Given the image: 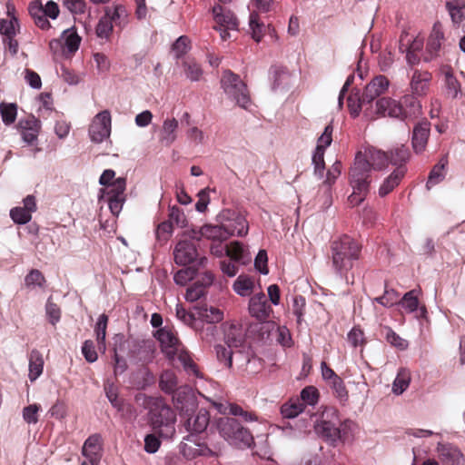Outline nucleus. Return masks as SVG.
Segmentation results:
<instances>
[{
    "instance_id": "nucleus-1",
    "label": "nucleus",
    "mask_w": 465,
    "mask_h": 465,
    "mask_svg": "<svg viewBox=\"0 0 465 465\" xmlns=\"http://www.w3.org/2000/svg\"><path fill=\"white\" fill-rule=\"evenodd\" d=\"M371 184V163L365 153L357 152L349 173V185L352 193L348 196V201L351 206H359L367 199Z\"/></svg>"
},
{
    "instance_id": "nucleus-2",
    "label": "nucleus",
    "mask_w": 465,
    "mask_h": 465,
    "mask_svg": "<svg viewBox=\"0 0 465 465\" xmlns=\"http://www.w3.org/2000/svg\"><path fill=\"white\" fill-rule=\"evenodd\" d=\"M213 429L230 446L238 450L252 449L255 446L252 433L237 418L230 416L216 418L212 424V430Z\"/></svg>"
},
{
    "instance_id": "nucleus-3",
    "label": "nucleus",
    "mask_w": 465,
    "mask_h": 465,
    "mask_svg": "<svg viewBox=\"0 0 465 465\" xmlns=\"http://www.w3.org/2000/svg\"><path fill=\"white\" fill-rule=\"evenodd\" d=\"M361 244L348 235H343L331 244L332 267L336 273L346 276L354 262L360 259Z\"/></svg>"
},
{
    "instance_id": "nucleus-4",
    "label": "nucleus",
    "mask_w": 465,
    "mask_h": 465,
    "mask_svg": "<svg viewBox=\"0 0 465 465\" xmlns=\"http://www.w3.org/2000/svg\"><path fill=\"white\" fill-rule=\"evenodd\" d=\"M375 105L378 115L401 121L416 117L421 113L420 102L413 95H405L402 103L390 97H381L376 101Z\"/></svg>"
},
{
    "instance_id": "nucleus-5",
    "label": "nucleus",
    "mask_w": 465,
    "mask_h": 465,
    "mask_svg": "<svg viewBox=\"0 0 465 465\" xmlns=\"http://www.w3.org/2000/svg\"><path fill=\"white\" fill-rule=\"evenodd\" d=\"M140 396L144 399V408L148 409L149 422L153 429L173 428L176 413L162 397H147L144 394H138L135 399L138 401Z\"/></svg>"
},
{
    "instance_id": "nucleus-6",
    "label": "nucleus",
    "mask_w": 465,
    "mask_h": 465,
    "mask_svg": "<svg viewBox=\"0 0 465 465\" xmlns=\"http://www.w3.org/2000/svg\"><path fill=\"white\" fill-rule=\"evenodd\" d=\"M221 87L229 99L243 109L251 105V98L246 84L242 81L239 74L232 70H224L221 78Z\"/></svg>"
},
{
    "instance_id": "nucleus-7",
    "label": "nucleus",
    "mask_w": 465,
    "mask_h": 465,
    "mask_svg": "<svg viewBox=\"0 0 465 465\" xmlns=\"http://www.w3.org/2000/svg\"><path fill=\"white\" fill-rule=\"evenodd\" d=\"M340 422L339 411L329 407L322 412V419L317 420L314 430L328 445L335 447L341 440V429H338Z\"/></svg>"
},
{
    "instance_id": "nucleus-8",
    "label": "nucleus",
    "mask_w": 465,
    "mask_h": 465,
    "mask_svg": "<svg viewBox=\"0 0 465 465\" xmlns=\"http://www.w3.org/2000/svg\"><path fill=\"white\" fill-rule=\"evenodd\" d=\"M126 177L119 176L115 182V188H100L98 191V203H107L110 213L115 217L119 216L126 202Z\"/></svg>"
},
{
    "instance_id": "nucleus-9",
    "label": "nucleus",
    "mask_w": 465,
    "mask_h": 465,
    "mask_svg": "<svg viewBox=\"0 0 465 465\" xmlns=\"http://www.w3.org/2000/svg\"><path fill=\"white\" fill-rule=\"evenodd\" d=\"M28 13L35 24L42 30H48L52 27L48 18L55 20L60 14L57 3L49 0L43 5L42 0H33L28 5Z\"/></svg>"
},
{
    "instance_id": "nucleus-10",
    "label": "nucleus",
    "mask_w": 465,
    "mask_h": 465,
    "mask_svg": "<svg viewBox=\"0 0 465 465\" xmlns=\"http://www.w3.org/2000/svg\"><path fill=\"white\" fill-rule=\"evenodd\" d=\"M215 220L223 224L227 232L232 233V237H245L249 232V223L240 212L223 209L216 215Z\"/></svg>"
},
{
    "instance_id": "nucleus-11",
    "label": "nucleus",
    "mask_w": 465,
    "mask_h": 465,
    "mask_svg": "<svg viewBox=\"0 0 465 465\" xmlns=\"http://www.w3.org/2000/svg\"><path fill=\"white\" fill-rule=\"evenodd\" d=\"M82 38L77 33L74 25L64 30L60 38L52 39L49 42L50 51L55 54L59 49L62 50L63 55L68 57L77 52Z\"/></svg>"
},
{
    "instance_id": "nucleus-12",
    "label": "nucleus",
    "mask_w": 465,
    "mask_h": 465,
    "mask_svg": "<svg viewBox=\"0 0 465 465\" xmlns=\"http://www.w3.org/2000/svg\"><path fill=\"white\" fill-rule=\"evenodd\" d=\"M173 401L182 420L193 416L196 411L200 409L197 397L189 385L180 386L173 395Z\"/></svg>"
},
{
    "instance_id": "nucleus-13",
    "label": "nucleus",
    "mask_w": 465,
    "mask_h": 465,
    "mask_svg": "<svg viewBox=\"0 0 465 465\" xmlns=\"http://www.w3.org/2000/svg\"><path fill=\"white\" fill-rule=\"evenodd\" d=\"M173 260L178 266L193 265L200 259L197 246L189 240H180L173 249Z\"/></svg>"
},
{
    "instance_id": "nucleus-14",
    "label": "nucleus",
    "mask_w": 465,
    "mask_h": 465,
    "mask_svg": "<svg viewBox=\"0 0 465 465\" xmlns=\"http://www.w3.org/2000/svg\"><path fill=\"white\" fill-rule=\"evenodd\" d=\"M272 92H287L292 85V75L286 66L272 64L268 70Z\"/></svg>"
},
{
    "instance_id": "nucleus-15",
    "label": "nucleus",
    "mask_w": 465,
    "mask_h": 465,
    "mask_svg": "<svg viewBox=\"0 0 465 465\" xmlns=\"http://www.w3.org/2000/svg\"><path fill=\"white\" fill-rule=\"evenodd\" d=\"M24 206H15L10 209L9 215L14 223L25 225L32 220V213L37 210L35 195L28 194L23 199Z\"/></svg>"
},
{
    "instance_id": "nucleus-16",
    "label": "nucleus",
    "mask_w": 465,
    "mask_h": 465,
    "mask_svg": "<svg viewBox=\"0 0 465 465\" xmlns=\"http://www.w3.org/2000/svg\"><path fill=\"white\" fill-rule=\"evenodd\" d=\"M155 344L152 340H134L129 357L136 362L150 363L154 359Z\"/></svg>"
},
{
    "instance_id": "nucleus-17",
    "label": "nucleus",
    "mask_w": 465,
    "mask_h": 465,
    "mask_svg": "<svg viewBox=\"0 0 465 465\" xmlns=\"http://www.w3.org/2000/svg\"><path fill=\"white\" fill-rule=\"evenodd\" d=\"M437 452L441 465H465V457L462 451L452 443L439 442Z\"/></svg>"
},
{
    "instance_id": "nucleus-18",
    "label": "nucleus",
    "mask_w": 465,
    "mask_h": 465,
    "mask_svg": "<svg viewBox=\"0 0 465 465\" xmlns=\"http://www.w3.org/2000/svg\"><path fill=\"white\" fill-rule=\"evenodd\" d=\"M248 312L252 318L260 322H265L270 317L272 309L262 292L254 294L249 299Z\"/></svg>"
},
{
    "instance_id": "nucleus-19",
    "label": "nucleus",
    "mask_w": 465,
    "mask_h": 465,
    "mask_svg": "<svg viewBox=\"0 0 465 465\" xmlns=\"http://www.w3.org/2000/svg\"><path fill=\"white\" fill-rule=\"evenodd\" d=\"M430 134V123L428 120L415 124L411 140L412 150L416 154L421 153L426 149Z\"/></svg>"
},
{
    "instance_id": "nucleus-20",
    "label": "nucleus",
    "mask_w": 465,
    "mask_h": 465,
    "mask_svg": "<svg viewBox=\"0 0 465 465\" xmlns=\"http://www.w3.org/2000/svg\"><path fill=\"white\" fill-rule=\"evenodd\" d=\"M153 337L159 341L161 351L169 360H173L177 352V338L166 327L159 328L153 332Z\"/></svg>"
},
{
    "instance_id": "nucleus-21",
    "label": "nucleus",
    "mask_w": 465,
    "mask_h": 465,
    "mask_svg": "<svg viewBox=\"0 0 465 465\" xmlns=\"http://www.w3.org/2000/svg\"><path fill=\"white\" fill-rule=\"evenodd\" d=\"M224 344L230 348H242L245 343L242 328L233 322H225L222 324Z\"/></svg>"
},
{
    "instance_id": "nucleus-22",
    "label": "nucleus",
    "mask_w": 465,
    "mask_h": 465,
    "mask_svg": "<svg viewBox=\"0 0 465 465\" xmlns=\"http://www.w3.org/2000/svg\"><path fill=\"white\" fill-rule=\"evenodd\" d=\"M207 262V258L205 256H202L197 260V263L183 266V268L178 270L173 274L174 283L179 286H185L188 282L193 281L197 277L200 269L204 268Z\"/></svg>"
},
{
    "instance_id": "nucleus-23",
    "label": "nucleus",
    "mask_w": 465,
    "mask_h": 465,
    "mask_svg": "<svg viewBox=\"0 0 465 465\" xmlns=\"http://www.w3.org/2000/svg\"><path fill=\"white\" fill-rule=\"evenodd\" d=\"M390 86L386 76L379 74L375 76L365 87L362 94V100L371 103L375 98L383 94Z\"/></svg>"
},
{
    "instance_id": "nucleus-24",
    "label": "nucleus",
    "mask_w": 465,
    "mask_h": 465,
    "mask_svg": "<svg viewBox=\"0 0 465 465\" xmlns=\"http://www.w3.org/2000/svg\"><path fill=\"white\" fill-rule=\"evenodd\" d=\"M210 424V414L205 408H200L193 416L183 419V425L186 430H192L196 433H203Z\"/></svg>"
},
{
    "instance_id": "nucleus-25",
    "label": "nucleus",
    "mask_w": 465,
    "mask_h": 465,
    "mask_svg": "<svg viewBox=\"0 0 465 465\" xmlns=\"http://www.w3.org/2000/svg\"><path fill=\"white\" fill-rule=\"evenodd\" d=\"M406 172V167L395 168L380 185L378 190L379 196L383 198L391 193L401 183Z\"/></svg>"
},
{
    "instance_id": "nucleus-26",
    "label": "nucleus",
    "mask_w": 465,
    "mask_h": 465,
    "mask_svg": "<svg viewBox=\"0 0 465 465\" xmlns=\"http://www.w3.org/2000/svg\"><path fill=\"white\" fill-rule=\"evenodd\" d=\"M212 13L218 27H229L232 30H238V20L233 12L223 8L220 5L213 6Z\"/></svg>"
},
{
    "instance_id": "nucleus-27",
    "label": "nucleus",
    "mask_w": 465,
    "mask_h": 465,
    "mask_svg": "<svg viewBox=\"0 0 465 465\" xmlns=\"http://www.w3.org/2000/svg\"><path fill=\"white\" fill-rule=\"evenodd\" d=\"M203 239L210 241L211 243L227 242L232 237V233L227 232L221 222H217L216 224L204 223L203 225Z\"/></svg>"
},
{
    "instance_id": "nucleus-28",
    "label": "nucleus",
    "mask_w": 465,
    "mask_h": 465,
    "mask_svg": "<svg viewBox=\"0 0 465 465\" xmlns=\"http://www.w3.org/2000/svg\"><path fill=\"white\" fill-rule=\"evenodd\" d=\"M196 311L198 320L203 322L214 324L223 320V312L219 308L208 306L207 304H199L193 307Z\"/></svg>"
},
{
    "instance_id": "nucleus-29",
    "label": "nucleus",
    "mask_w": 465,
    "mask_h": 465,
    "mask_svg": "<svg viewBox=\"0 0 465 465\" xmlns=\"http://www.w3.org/2000/svg\"><path fill=\"white\" fill-rule=\"evenodd\" d=\"M230 251H232L231 259L237 264L246 266L252 261V255L247 245L240 241H232L230 243Z\"/></svg>"
},
{
    "instance_id": "nucleus-30",
    "label": "nucleus",
    "mask_w": 465,
    "mask_h": 465,
    "mask_svg": "<svg viewBox=\"0 0 465 465\" xmlns=\"http://www.w3.org/2000/svg\"><path fill=\"white\" fill-rule=\"evenodd\" d=\"M369 158L368 161L371 163V171H383L386 170L390 164L388 151L385 152L381 149L374 147L369 148L368 150Z\"/></svg>"
},
{
    "instance_id": "nucleus-31",
    "label": "nucleus",
    "mask_w": 465,
    "mask_h": 465,
    "mask_svg": "<svg viewBox=\"0 0 465 465\" xmlns=\"http://www.w3.org/2000/svg\"><path fill=\"white\" fill-rule=\"evenodd\" d=\"M390 164L398 167H406L405 164L411 156L410 149L405 144L397 145L388 151Z\"/></svg>"
},
{
    "instance_id": "nucleus-32",
    "label": "nucleus",
    "mask_w": 465,
    "mask_h": 465,
    "mask_svg": "<svg viewBox=\"0 0 465 465\" xmlns=\"http://www.w3.org/2000/svg\"><path fill=\"white\" fill-rule=\"evenodd\" d=\"M131 380L137 390H145L154 383L155 377L148 368H143L134 372Z\"/></svg>"
},
{
    "instance_id": "nucleus-33",
    "label": "nucleus",
    "mask_w": 465,
    "mask_h": 465,
    "mask_svg": "<svg viewBox=\"0 0 465 465\" xmlns=\"http://www.w3.org/2000/svg\"><path fill=\"white\" fill-rule=\"evenodd\" d=\"M254 289V282L246 274H240L232 284L233 292L241 297L249 296Z\"/></svg>"
},
{
    "instance_id": "nucleus-34",
    "label": "nucleus",
    "mask_w": 465,
    "mask_h": 465,
    "mask_svg": "<svg viewBox=\"0 0 465 465\" xmlns=\"http://www.w3.org/2000/svg\"><path fill=\"white\" fill-rule=\"evenodd\" d=\"M20 32V21L15 15L9 19L0 18V35L4 37L16 36Z\"/></svg>"
},
{
    "instance_id": "nucleus-35",
    "label": "nucleus",
    "mask_w": 465,
    "mask_h": 465,
    "mask_svg": "<svg viewBox=\"0 0 465 465\" xmlns=\"http://www.w3.org/2000/svg\"><path fill=\"white\" fill-rule=\"evenodd\" d=\"M447 161L441 159L438 163H436L432 169L430 171L426 188L427 190H430L433 186L439 184L445 178L444 169L446 167Z\"/></svg>"
},
{
    "instance_id": "nucleus-36",
    "label": "nucleus",
    "mask_w": 465,
    "mask_h": 465,
    "mask_svg": "<svg viewBox=\"0 0 465 465\" xmlns=\"http://www.w3.org/2000/svg\"><path fill=\"white\" fill-rule=\"evenodd\" d=\"M44 370V360L41 353L37 351H32L31 358L29 361V373L28 378L31 381H36Z\"/></svg>"
},
{
    "instance_id": "nucleus-37",
    "label": "nucleus",
    "mask_w": 465,
    "mask_h": 465,
    "mask_svg": "<svg viewBox=\"0 0 465 465\" xmlns=\"http://www.w3.org/2000/svg\"><path fill=\"white\" fill-rule=\"evenodd\" d=\"M430 80V74L428 72L420 74L419 71L413 73L411 88L414 95H422L427 89L426 83Z\"/></svg>"
},
{
    "instance_id": "nucleus-38",
    "label": "nucleus",
    "mask_w": 465,
    "mask_h": 465,
    "mask_svg": "<svg viewBox=\"0 0 465 465\" xmlns=\"http://www.w3.org/2000/svg\"><path fill=\"white\" fill-rule=\"evenodd\" d=\"M159 387L165 393L174 395L177 391V378L172 371H165L159 378Z\"/></svg>"
},
{
    "instance_id": "nucleus-39",
    "label": "nucleus",
    "mask_w": 465,
    "mask_h": 465,
    "mask_svg": "<svg viewBox=\"0 0 465 465\" xmlns=\"http://www.w3.org/2000/svg\"><path fill=\"white\" fill-rule=\"evenodd\" d=\"M325 151L326 149H323L321 145H316L312 155V164L314 168L313 173L319 179L323 178V173L325 170Z\"/></svg>"
},
{
    "instance_id": "nucleus-40",
    "label": "nucleus",
    "mask_w": 465,
    "mask_h": 465,
    "mask_svg": "<svg viewBox=\"0 0 465 465\" xmlns=\"http://www.w3.org/2000/svg\"><path fill=\"white\" fill-rule=\"evenodd\" d=\"M249 27L251 30V36L256 42L260 43L263 36L264 24L260 20L259 15L256 12H251L249 15Z\"/></svg>"
},
{
    "instance_id": "nucleus-41",
    "label": "nucleus",
    "mask_w": 465,
    "mask_h": 465,
    "mask_svg": "<svg viewBox=\"0 0 465 465\" xmlns=\"http://www.w3.org/2000/svg\"><path fill=\"white\" fill-rule=\"evenodd\" d=\"M0 115L5 125L13 124L17 116V104L15 103L1 102Z\"/></svg>"
},
{
    "instance_id": "nucleus-42",
    "label": "nucleus",
    "mask_w": 465,
    "mask_h": 465,
    "mask_svg": "<svg viewBox=\"0 0 465 465\" xmlns=\"http://www.w3.org/2000/svg\"><path fill=\"white\" fill-rule=\"evenodd\" d=\"M445 86L448 94L452 99H456L461 94V85L459 80L454 76L452 69L450 67L445 73Z\"/></svg>"
},
{
    "instance_id": "nucleus-43",
    "label": "nucleus",
    "mask_w": 465,
    "mask_h": 465,
    "mask_svg": "<svg viewBox=\"0 0 465 465\" xmlns=\"http://www.w3.org/2000/svg\"><path fill=\"white\" fill-rule=\"evenodd\" d=\"M171 50L176 59L183 58L191 50V41L186 35H180L172 44Z\"/></svg>"
},
{
    "instance_id": "nucleus-44",
    "label": "nucleus",
    "mask_w": 465,
    "mask_h": 465,
    "mask_svg": "<svg viewBox=\"0 0 465 465\" xmlns=\"http://www.w3.org/2000/svg\"><path fill=\"white\" fill-rule=\"evenodd\" d=\"M233 349L225 344H216L214 346L217 361L228 369L232 367Z\"/></svg>"
},
{
    "instance_id": "nucleus-45",
    "label": "nucleus",
    "mask_w": 465,
    "mask_h": 465,
    "mask_svg": "<svg viewBox=\"0 0 465 465\" xmlns=\"http://www.w3.org/2000/svg\"><path fill=\"white\" fill-rule=\"evenodd\" d=\"M328 384L332 390L335 398L340 401L341 404L345 405L349 400V393L343 380L339 377Z\"/></svg>"
},
{
    "instance_id": "nucleus-46",
    "label": "nucleus",
    "mask_w": 465,
    "mask_h": 465,
    "mask_svg": "<svg viewBox=\"0 0 465 465\" xmlns=\"http://www.w3.org/2000/svg\"><path fill=\"white\" fill-rule=\"evenodd\" d=\"M300 397L304 406L315 407L319 403L320 392L316 387L309 385L301 391Z\"/></svg>"
},
{
    "instance_id": "nucleus-47",
    "label": "nucleus",
    "mask_w": 465,
    "mask_h": 465,
    "mask_svg": "<svg viewBox=\"0 0 465 465\" xmlns=\"http://www.w3.org/2000/svg\"><path fill=\"white\" fill-rule=\"evenodd\" d=\"M46 282V280L38 269H32L25 277V284L28 288H43Z\"/></svg>"
},
{
    "instance_id": "nucleus-48",
    "label": "nucleus",
    "mask_w": 465,
    "mask_h": 465,
    "mask_svg": "<svg viewBox=\"0 0 465 465\" xmlns=\"http://www.w3.org/2000/svg\"><path fill=\"white\" fill-rule=\"evenodd\" d=\"M168 220L173 225L175 224L180 228L188 227V220L183 211L176 205L169 206Z\"/></svg>"
},
{
    "instance_id": "nucleus-49",
    "label": "nucleus",
    "mask_w": 465,
    "mask_h": 465,
    "mask_svg": "<svg viewBox=\"0 0 465 465\" xmlns=\"http://www.w3.org/2000/svg\"><path fill=\"white\" fill-rule=\"evenodd\" d=\"M105 17L110 19V22L114 25H121L122 19H125L127 16L126 10L124 5H116L113 8L106 7L104 11Z\"/></svg>"
},
{
    "instance_id": "nucleus-50",
    "label": "nucleus",
    "mask_w": 465,
    "mask_h": 465,
    "mask_svg": "<svg viewBox=\"0 0 465 465\" xmlns=\"http://www.w3.org/2000/svg\"><path fill=\"white\" fill-rule=\"evenodd\" d=\"M352 92H355V95H349L347 98V106L350 112V114L352 118H357L361 112V104L365 103L362 100V96L359 97L360 91L358 89H353Z\"/></svg>"
},
{
    "instance_id": "nucleus-51",
    "label": "nucleus",
    "mask_w": 465,
    "mask_h": 465,
    "mask_svg": "<svg viewBox=\"0 0 465 465\" xmlns=\"http://www.w3.org/2000/svg\"><path fill=\"white\" fill-rule=\"evenodd\" d=\"M400 304L409 313L417 312L419 308V299L415 294V290L405 292L400 301Z\"/></svg>"
},
{
    "instance_id": "nucleus-52",
    "label": "nucleus",
    "mask_w": 465,
    "mask_h": 465,
    "mask_svg": "<svg viewBox=\"0 0 465 465\" xmlns=\"http://www.w3.org/2000/svg\"><path fill=\"white\" fill-rule=\"evenodd\" d=\"M104 393L111 405L118 411H124V401L119 399L118 390L113 383L104 385Z\"/></svg>"
},
{
    "instance_id": "nucleus-53",
    "label": "nucleus",
    "mask_w": 465,
    "mask_h": 465,
    "mask_svg": "<svg viewBox=\"0 0 465 465\" xmlns=\"http://www.w3.org/2000/svg\"><path fill=\"white\" fill-rule=\"evenodd\" d=\"M114 25L110 22L108 17L104 15L101 16L95 26V35L100 39H109L111 33L113 32Z\"/></svg>"
},
{
    "instance_id": "nucleus-54",
    "label": "nucleus",
    "mask_w": 465,
    "mask_h": 465,
    "mask_svg": "<svg viewBox=\"0 0 465 465\" xmlns=\"http://www.w3.org/2000/svg\"><path fill=\"white\" fill-rule=\"evenodd\" d=\"M45 314L49 323L54 326L61 320V310L59 306L52 301L51 296L47 299L45 303Z\"/></svg>"
},
{
    "instance_id": "nucleus-55",
    "label": "nucleus",
    "mask_w": 465,
    "mask_h": 465,
    "mask_svg": "<svg viewBox=\"0 0 465 465\" xmlns=\"http://www.w3.org/2000/svg\"><path fill=\"white\" fill-rule=\"evenodd\" d=\"M111 129H102L101 126L92 124L88 129V135L90 140L94 143H101L105 139L109 138Z\"/></svg>"
},
{
    "instance_id": "nucleus-56",
    "label": "nucleus",
    "mask_w": 465,
    "mask_h": 465,
    "mask_svg": "<svg viewBox=\"0 0 465 465\" xmlns=\"http://www.w3.org/2000/svg\"><path fill=\"white\" fill-rule=\"evenodd\" d=\"M398 292L392 288L385 285L384 292L381 296L376 297L374 301L385 308H390L396 303Z\"/></svg>"
},
{
    "instance_id": "nucleus-57",
    "label": "nucleus",
    "mask_w": 465,
    "mask_h": 465,
    "mask_svg": "<svg viewBox=\"0 0 465 465\" xmlns=\"http://www.w3.org/2000/svg\"><path fill=\"white\" fill-rule=\"evenodd\" d=\"M206 291L201 284L193 282L187 289L184 294V300L189 302H194L206 295Z\"/></svg>"
},
{
    "instance_id": "nucleus-58",
    "label": "nucleus",
    "mask_w": 465,
    "mask_h": 465,
    "mask_svg": "<svg viewBox=\"0 0 465 465\" xmlns=\"http://www.w3.org/2000/svg\"><path fill=\"white\" fill-rule=\"evenodd\" d=\"M81 352L88 363H94L98 360V353L95 350L94 341L85 340L81 346Z\"/></svg>"
},
{
    "instance_id": "nucleus-59",
    "label": "nucleus",
    "mask_w": 465,
    "mask_h": 465,
    "mask_svg": "<svg viewBox=\"0 0 465 465\" xmlns=\"http://www.w3.org/2000/svg\"><path fill=\"white\" fill-rule=\"evenodd\" d=\"M305 406L301 402L284 404L281 408V414L286 419H294L304 411Z\"/></svg>"
},
{
    "instance_id": "nucleus-60",
    "label": "nucleus",
    "mask_w": 465,
    "mask_h": 465,
    "mask_svg": "<svg viewBox=\"0 0 465 465\" xmlns=\"http://www.w3.org/2000/svg\"><path fill=\"white\" fill-rule=\"evenodd\" d=\"M254 268L262 275L269 273L268 253L264 249H260L254 257Z\"/></svg>"
},
{
    "instance_id": "nucleus-61",
    "label": "nucleus",
    "mask_w": 465,
    "mask_h": 465,
    "mask_svg": "<svg viewBox=\"0 0 465 465\" xmlns=\"http://www.w3.org/2000/svg\"><path fill=\"white\" fill-rule=\"evenodd\" d=\"M109 317L105 313H102L98 316L94 324V331L95 340H106V330L108 326Z\"/></svg>"
},
{
    "instance_id": "nucleus-62",
    "label": "nucleus",
    "mask_w": 465,
    "mask_h": 465,
    "mask_svg": "<svg viewBox=\"0 0 465 465\" xmlns=\"http://www.w3.org/2000/svg\"><path fill=\"white\" fill-rule=\"evenodd\" d=\"M41 410V406L37 403H33L25 406L23 409L22 416L24 420L27 424H35L38 422V412Z\"/></svg>"
},
{
    "instance_id": "nucleus-63",
    "label": "nucleus",
    "mask_w": 465,
    "mask_h": 465,
    "mask_svg": "<svg viewBox=\"0 0 465 465\" xmlns=\"http://www.w3.org/2000/svg\"><path fill=\"white\" fill-rule=\"evenodd\" d=\"M173 232V225L169 220L160 223L155 229V237L158 241L167 242Z\"/></svg>"
},
{
    "instance_id": "nucleus-64",
    "label": "nucleus",
    "mask_w": 465,
    "mask_h": 465,
    "mask_svg": "<svg viewBox=\"0 0 465 465\" xmlns=\"http://www.w3.org/2000/svg\"><path fill=\"white\" fill-rule=\"evenodd\" d=\"M385 339L387 342H389L391 346L404 351L408 348V341L402 339L397 332H395L391 328H387Z\"/></svg>"
}]
</instances>
